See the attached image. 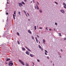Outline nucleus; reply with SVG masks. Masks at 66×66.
Here are the masks:
<instances>
[{
    "instance_id": "nucleus-54",
    "label": "nucleus",
    "mask_w": 66,
    "mask_h": 66,
    "mask_svg": "<svg viewBox=\"0 0 66 66\" xmlns=\"http://www.w3.org/2000/svg\"><path fill=\"white\" fill-rule=\"evenodd\" d=\"M54 31H55V29H54Z\"/></svg>"
},
{
    "instance_id": "nucleus-29",
    "label": "nucleus",
    "mask_w": 66,
    "mask_h": 66,
    "mask_svg": "<svg viewBox=\"0 0 66 66\" xmlns=\"http://www.w3.org/2000/svg\"><path fill=\"white\" fill-rule=\"evenodd\" d=\"M47 59H49V56H47Z\"/></svg>"
},
{
    "instance_id": "nucleus-17",
    "label": "nucleus",
    "mask_w": 66,
    "mask_h": 66,
    "mask_svg": "<svg viewBox=\"0 0 66 66\" xmlns=\"http://www.w3.org/2000/svg\"><path fill=\"white\" fill-rule=\"evenodd\" d=\"M35 30H36V26H35Z\"/></svg>"
},
{
    "instance_id": "nucleus-58",
    "label": "nucleus",
    "mask_w": 66,
    "mask_h": 66,
    "mask_svg": "<svg viewBox=\"0 0 66 66\" xmlns=\"http://www.w3.org/2000/svg\"><path fill=\"white\" fill-rule=\"evenodd\" d=\"M53 66H54V64H53Z\"/></svg>"
},
{
    "instance_id": "nucleus-7",
    "label": "nucleus",
    "mask_w": 66,
    "mask_h": 66,
    "mask_svg": "<svg viewBox=\"0 0 66 66\" xmlns=\"http://www.w3.org/2000/svg\"><path fill=\"white\" fill-rule=\"evenodd\" d=\"M36 6L37 7V10H39V7H38V5L36 4Z\"/></svg>"
},
{
    "instance_id": "nucleus-27",
    "label": "nucleus",
    "mask_w": 66,
    "mask_h": 66,
    "mask_svg": "<svg viewBox=\"0 0 66 66\" xmlns=\"http://www.w3.org/2000/svg\"><path fill=\"white\" fill-rule=\"evenodd\" d=\"M55 25H57V23L55 22Z\"/></svg>"
},
{
    "instance_id": "nucleus-1",
    "label": "nucleus",
    "mask_w": 66,
    "mask_h": 66,
    "mask_svg": "<svg viewBox=\"0 0 66 66\" xmlns=\"http://www.w3.org/2000/svg\"><path fill=\"white\" fill-rule=\"evenodd\" d=\"M13 65V63L12 61H11L9 62V65L10 66H12Z\"/></svg>"
},
{
    "instance_id": "nucleus-33",
    "label": "nucleus",
    "mask_w": 66,
    "mask_h": 66,
    "mask_svg": "<svg viewBox=\"0 0 66 66\" xmlns=\"http://www.w3.org/2000/svg\"><path fill=\"white\" fill-rule=\"evenodd\" d=\"M41 49V50L43 51V48H42Z\"/></svg>"
},
{
    "instance_id": "nucleus-31",
    "label": "nucleus",
    "mask_w": 66,
    "mask_h": 66,
    "mask_svg": "<svg viewBox=\"0 0 66 66\" xmlns=\"http://www.w3.org/2000/svg\"><path fill=\"white\" fill-rule=\"evenodd\" d=\"M37 61L38 62H40L39 60L38 59H37Z\"/></svg>"
},
{
    "instance_id": "nucleus-2",
    "label": "nucleus",
    "mask_w": 66,
    "mask_h": 66,
    "mask_svg": "<svg viewBox=\"0 0 66 66\" xmlns=\"http://www.w3.org/2000/svg\"><path fill=\"white\" fill-rule=\"evenodd\" d=\"M19 62H20L22 64V65H24V64L23 62L21 60L19 59Z\"/></svg>"
},
{
    "instance_id": "nucleus-24",
    "label": "nucleus",
    "mask_w": 66,
    "mask_h": 66,
    "mask_svg": "<svg viewBox=\"0 0 66 66\" xmlns=\"http://www.w3.org/2000/svg\"><path fill=\"white\" fill-rule=\"evenodd\" d=\"M18 14L20 15V12H18Z\"/></svg>"
},
{
    "instance_id": "nucleus-30",
    "label": "nucleus",
    "mask_w": 66,
    "mask_h": 66,
    "mask_svg": "<svg viewBox=\"0 0 66 66\" xmlns=\"http://www.w3.org/2000/svg\"><path fill=\"white\" fill-rule=\"evenodd\" d=\"M45 55H47V53L46 52H45Z\"/></svg>"
},
{
    "instance_id": "nucleus-46",
    "label": "nucleus",
    "mask_w": 66,
    "mask_h": 66,
    "mask_svg": "<svg viewBox=\"0 0 66 66\" xmlns=\"http://www.w3.org/2000/svg\"><path fill=\"white\" fill-rule=\"evenodd\" d=\"M13 17H15V15H14V14H13Z\"/></svg>"
},
{
    "instance_id": "nucleus-8",
    "label": "nucleus",
    "mask_w": 66,
    "mask_h": 66,
    "mask_svg": "<svg viewBox=\"0 0 66 66\" xmlns=\"http://www.w3.org/2000/svg\"><path fill=\"white\" fill-rule=\"evenodd\" d=\"M10 59H7L6 60V61H10Z\"/></svg>"
},
{
    "instance_id": "nucleus-36",
    "label": "nucleus",
    "mask_w": 66,
    "mask_h": 66,
    "mask_svg": "<svg viewBox=\"0 0 66 66\" xmlns=\"http://www.w3.org/2000/svg\"><path fill=\"white\" fill-rule=\"evenodd\" d=\"M24 2H27V0H24Z\"/></svg>"
},
{
    "instance_id": "nucleus-38",
    "label": "nucleus",
    "mask_w": 66,
    "mask_h": 66,
    "mask_svg": "<svg viewBox=\"0 0 66 66\" xmlns=\"http://www.w3.org/2000/svg\"><path fill=\"white\" fill-rule=\"evenodd\" d=\"M27 14L28 16H29V13H27Z\"/></svg>"
},
{
    "instance_id": "nucleus-26",
    "label": "nucleus",
    "mask_w": 66,
    "mask_h": 66,
    "mask_svg": "<svg viewBox=\"0 0 66 66\" xmlns=\"http://www.w3.org/2000/svg\"><path fill=\"white\" fill-rule=\"evenodd\" d=\"M64 9H66V6H64Z\"/></svg>"
},
{
    "instance_id": "nucleus-44",
    "label": "nucleus",
    "mask_w": 66,
    "mask_h": 66,
    "mask_svg": "<svg viewBox=\"0 0 66 66\" xmlns=\"http://www.w3.org/2000/svg\"><path fill=\"white\" fill-rule=\"evenodd\" d=\"M46 30H48V29H47V28H46Z\"/></svg>"
},
{
    "instance_id": "nucleus-60",
    "label": "nucleus",
    "mask_w": 66,
    "mask_h": 66,
    "mask_svg": "<svg viewBox=\"0 0 66 66\" xmlns=\"http://www.w3.org/2000/svg\"><path fill=\"white\" fill-rule=\"evenodd\" d=\"M28 20H29V21H30V19H28Z\"/></svg>"
},
{
    "instance_id": "nucleus-51",
    "label": "nucleus",
    "mask_w": 66,
    "mask_h": 66,
    "mask_svg": "<svg viewBox=\"0 0 66 66\" xmlns=\"http://www.w3.org/2000/svg\"><path fill=\"white\" fill-rule=\"evenodd\" d=\"M45 42H43V43H44V44H45Z\"/></svg>"
},
{
    "instance_id": "nucleus-15",
    "label": "nucleus",
    "mask_w": 66,
    "mask_h": 66,
    "mask_svg": "<svg viewBox=\"0 0 66 66\" xmlns=\"http://www.w3.org/2000/svg\"><path fill=\"white\" fill-rule=\"evenodd\" d=\"M22 4H25V3H24V2H22Z\"/></svg>"
},
{
    "instance_id": "nucleus-11",
    "label": "nucleus",
    "mask_w": 66,
    "mask_h": 66,
    "mask_svg": "<svg viewBox=\"0 0 66 66\" xmlns=\"http://www.w3.org/2000/svg\"><path fill=\"white\" fill-rule=\"evenodd\" d=\"M26 53L28 55H29V53L28 52H26Z\"/></svg>"
},
{
    "instance_id": "nucleus-14",
    "label": "nucleus",
    "mask_w": 66,
    "mask_h": 66,
    "mask_svg": "<svg viewBox=\"0 0 66 66\" xmlns=\"http://www.w3.org/2000/svg\"><path fill=\"white\" fill-rule=\"evenodd\" d=\"M63 4L64 5V6H66V4H65V3H63Z\"/></svg>"
},
{
    "instance_id": "nucleus-28",
    "label": "nucleus",
    "mask_w": 66,
    "mask_h": 66,
    "mask_svg": "<svg viewBox=\"0 0 66 66\" xmlns=\"http://www.w3.org/2000/svg\"><path fill=\"white\" fill-rule=\"evenodd\" d=\"M45 52H46V53H48V52H47V50H45Z\"/></svg>"
},
{
    "instance_id": "nucleus-18",
    "label": "nucleus",
    "mask_w": 66,
    "mask_h": 66,
    "mask_svg": "<svg viewBox=\"0 0 66 66\" xmlns=\"http://www.w3.org/2000/svg\"><path fill=\"white\" fill-rule=\"evenodd\" d=\"M55 4H58L57 3V2H55Z\"/></svg>"
},
{
    "instance_id": "nucleus-10",
    "label": "nucleus",
    "mask_w": 66,
    "mask_h": 66,
    "mask_svg": "<svg viewBox=\"0 0 66 66\" xmlns=\"http://www.w3.org/2000/svg\"><path fill=\"white\" fill-rule=\"evenodd\" d=\"M38 46L39 48H40V49H42V47H41V46H40V45H39Z\"/></svg>"
},
{
    "instance_id": "nucleus-6",
    "label": "nucleus",
    "mask_w": 66,
    "mask_h": 66,
    "mask_svg": "<svg viewBox=\"0 0 66 66\" xmlns=\"http://www.w3.org/2000/svg\"><path fill=\"white\" fill-rule=\"evenodd\" d=\"M28 33H29L30 34H32V32H31V31H30V30L29 29L28 30Z\"/></svg>"
},
{
    "instance_id": "nucleus-22",
    "label": "nucleus",
    "mask_w": 66,
    "mask_h": 66,
    "mask_svg": "<svg viewBox=\"0 0 66 66\" xmlns=\"http://www.w3.org/2000/svg\"><path fill=\"white\" fill-rule=\"evenodd\" d=\"M17 42L18 43V44H19H19H20V43H19V41H17Z\"/></svg>"
},
{
    "instance_id": "nucleus-37",
    "label": "nucleus",
    "mask_w": 66,
    "mask_h": 66,
    "mask_svg": "<svg viewBox=\"0 0 66 66\" xmlns=\"http://www.w3.org/2000/svg\"><path fill=\"white\" fill-rule=\"evenodd\" d=\"M6 14L7 15H8V14H9V13H8L6 12Z\"/></svg>"
},
{
    "instance_id": "nucleus-20",
    "label": "nucleus",
    "mask_w": 66,
    "mask_h": 66,
    "mask_svg": "<svg viewBox=\"0 0 66 66\" xmlns=\"http://www.w3.org/2000/svg\"><path fill=\"white\" fill-rule=\"evenodd\" d=\"M59 35L60 36H61V33H59Z\"/></svg>"
},
{
    "instance_id": "nucleus-47",
    "label": "nucleus",
    "mask_w": 66,
    "mask_h": 66,
    "mask_svg": "<svg viewBox=\"0 0 66 66\" xmlns=\"http://www.w3.org/2000/svg\"><path fill=\"white\" fill-rule=\"evenodd\" d=\"M32 64H33V65H34V63L32 62Z\"/></svg>"
},
{
    "instance_id": "nucleus-43",
    "label": "nucleus",
    "mask_w": 66,
    "mask_h": 66,
    "mask_svg": "<svg viewBox=\"0 0 66 66\" xmlns=\"http://www.w3.org/2000/svg\"><path fill=\"white\" fill-rule=\"evenodd\" d=\"M7 4H9V2H7Z\"/></svg>"
},
{
    "instance_id": "nucleus-3",
    "label": "nucleus",
    "mask_w": 66,
    "mask_h": 66,
    "mask_svg": "<svg viewBox=\"0 0 66 66\" xmlns=\"http://www.w3.org/2000/svg\"><path fill=\"white\" fill-rule=\"evenodd\" d=\"M25 48H26L27 49V50H28V51H30V52H31V51L29 49V48H28L27 47V46H25Z\"/></svg>"
},
{
    "instance_id": "nucleus-55",
    "label": "nucleus",
    "mask_w": 66,
    "mask_h": 66,
    "mask_svg": "<svg viewBox=\"0 0 66 66\" xmlns=\"http://www.w3.org/2000/svg\"><path fill=\"white\" fill-rule=\"evenodd\" d=\"M5 64H7V63H6V62H5Z\"/></svg>"
},
{
    "instance_id": "nucleus-50",
    "label": "nucleus",
    "mask_w": 66,
    "mask_h": 66,
    "mask_svg": "<svg viewBox=\"0 0 66 66\" xmlns=\"http://www.w3.org/2000/svg\"><path fill=\"white\" fill-rule=\"evenodd\" d=\"M13 18L14 19H15V16H13Z\"/></svg>"
},
{
    "instance_id": "nucleus-57",
    "label": "nucleus",
    "mask_w": 66,
    "mask_h": 66,
    "mask_svg": "<svg viewBox=\"0 0 66 66\" xmlns=\"http://www.w3.org/2000/svg\"><path fill=\"white\" fill-rule=\"evenodd\" d=\"M51 63H52V61H51Z\"/></svg>"
},
{
    "instance_id": "nucleus-34",
    "label": "nucleus",
    "mask_w": 66,
    "mask_h": 66,
    "mask_svg": "<svg viewBox=\"0 0 66 66\" xmlns=\"http://www.w3.org/2000/svg\"><path fill=\"white\" fill-rule=\"evenodd\" d=\"M23 11L24 12V13H25V14H26V11H25L24 10Z\"/></svg>"
},
{
    "instance_id": "nucleus-61",
    "label": "nucleus",
    "mask_w": 66,
    "mask_h": 66,
    "mask_svg": "<svg viewBox=\"0 0 66 66\" xmlns=\"http://www.w3.org/2000/svg\"><path fill=\"white\" fill-rule=\"evenodd\" d=\"M60 57H62L60 56Z\"/></svg>"
},
{
    "instance_id": "nucleus-45",
    "label": "nucleus",
    "mask_w": 66,
    "mask_h": 66,
    "mask_svg": "<svg viewBox=\"0 0 66 66\" xmlns=\"http://www.w3.org/2000/svg\"><path fill=\"white\" fill-rule=\"evenodd\" d=\"M37 37H38L39 38V36H38V35H37Z\"/></svg>"
},
{
    "instance_id": "nucleus-40",
    "label": "nucleus",
    "mask_w": 66,
    "mask_h": 66,
    "mask_svg": "<svg viewBox=\"0 0 66 66\" xmlns=\"http://www.w3.org/2000/svg\"><path fill=\"white\" fill-rule=\"evenodd\" d=\"M49 30V31H51V29H50Z\"/></svg>"
},
{
    "instance_id": "nucleus-41",
    "label": "nucleus",
    "mask_w": 66,
    "mask_h": 66,
    "mask_svg": "<svg viewBox=\"0 0 66 66\" xmlns=\"http://www.w3.org/2000/svg\"><path fill=\"white\" fill-rule=\"evenodd\" d=\"M38 42L39 44H40V42L39 41H38Z\"/></svg>"
},
{
    "instance_id": "nucleus-19",
    "label": "nucleus",
    "mask_w": 66,
    "mask_h": 66,
    "mask_svg": "<svg viewBox=\"0 0 66 66\" xmlns=\"http://www.w3.org/2000/svg\"><path fill=\"white\" fill-rule=\"evenodd\" d=\"M39 11L40 13H42V11L41 10H39Z\"/></svg>"
},
{
    "instance_id": "nucleus-32",
    "label": "nucleus",
    "mask_w": 66,
    "mask_h": 66,
    "mask_svg": "<svg viewBox=\"0 0 66 66\" xmlns=\"http://www.w3.org/2000/svg\"><path fill=\"white\" fill-rule=\"evenodd\" d=\"M37 43H38V40H36Z\"/></svg>"
},
{
    "instance_id": "nucleus-9",
    "label": "nucleus",
    "mask_w": 66,
    "mask_h": 66,
    "mask_svg": "<svg viewBox=\"0 0 66 66\" xmlns=\"http://www.w3.org/2000/svg\"><path fill=\"white\" fill-rule=\"evenodd\" d=\"M26 65L27 66H29V64L28 63H26Z\"/></svg>"
},
{
    "instance_id": "nucleus-4",
    "label": "nucleus",
    "mask_w": 66,
    "mask_h": 66,
    "mask_svg": "<svg viewBox=\"0 0 66 66\" xmlns=\"http://www.w3.org/2000/svg\"><path fill=\"white\" fill-rule=\"evenodd\" d=\"M18 4L19 6L20 7L21 6H22V5L21 3H18Z\"/></svg>"
},
{
    "instance_id": "nucleus-56",
    "label": "nucleus",
    "mask_w": 66,
    "mask_h": 66,
    "mask_svg": "<svg viewBox=\"0 0 66 66\" xmlns=\"http://www.w3.org/2000/svg\"><path fill=\"white\" fill-rule=\"evenodd\" d=\"M35 9L36 8V6H35Z\"/></svg>"
},
{
    "instance_id": "nucleus-59",
    "label": "nucleus",
    "mask_w": 66,
    "mask_h": 66,
    "mask_svg": "<svg viewBox=\"0 0 66 66\" xmlns=\"http://www.w3.org/2000/svg\"><path fill=\"white\" fill-rule=\"evenodd\" d=\"M31 3H32V1H31Z\"/></svg>"
},
{
    "instance_id": "nucleus-39",
    "label": "nucleus",
    "mask_w": 66,
    "mask_h": 66,
    "mask_svg": "<svg viewBox=\"0 0 66 66\" xmlns=\"http://www.w3.org/2000/svg\"><path fill=\"white\" fill-rule=\"evenodd\" d=\"M37 3L39 5V3L38 2H37Z\"/></svg>"
},
{
    "instance_id": "nucleus-13",
    "label": "nucleus",
    "mask_w": 66,
    "mask_h": 66,
    "mask_svg": "<svg viewBox=\"0 0 66 66\" xmlns=\"http://www.w3.org/2000/svg\"><path fill=\"white\" fill-rule=\"evenodd\" d=\"M30 56H31V57H33V56L32 54H30Z\"/></svg>"
},
{
    "instance_id": "nucleus-21",
    "label": "nucleus",
    "mask_w": 66,
    "mask_h": 66,
    "mask_svg": "<svg viewBox=\"0 0 66 66\" xmlns=\"http://www.w3.org/2000/svg\"><path fill=\"white\" fill-rule=\"evenodd\" d=\"M32 39H34V36H32Z\"/></svg>"
},
{
    "instance_id": "nucleus-48",
    "label": "nucleus",
    "mask_w": 66,
    "mask_h": 66,
    "mask_svg": "<svg viewBox=\"0 0 66 66\" xmlns=\"http://www.w3.org/2000/svg\"><path fill=\"white\" fill-rule=\"evenodd\" d=\"M64 40H66V38H64Z\"/></svg>"
},
{
    "instance_id": "nucleus-16",
    "label": "nucleus",
    "mask_w": 66,
    "mask_h": 66,
    "mask_svg": "<svg viewBox=\"0 0 66 66\" xmlns=\"http://www.w3.org/2000/svg\"><path fill=\"white\" fill-rule=\"evenodd\" d=\"M43 42H46V40H45V39H43Z\"/></svg>"
},
{
    "instance_id": "nucleus-23",
    "label": "nucleus",
    "mask_w": 66,
    "mask_h": 66,
    "mask_svg": "<svg viewBox=\"0 0 66 66\" xmlns=\"http://www.w3.org/2000/svg\"><path fill=\"white\" fill-rule=\"evenodd\" d=\"M17 35H18V36L19 35V32H18L17 33Z\"/></svg>"
},
{
    "instance_id": "nucleus-62",
    "label": "nucleus",
    "mask_w": 66,
    "mask_h": 66,
    "mask_svg": "<svg viewBox=\"0 0 66 66\" xmlns=\"http://www.w3.org/2000/svg\"><path fill=\"white\" fill-rule=\"evenodd\" d=\"M33 1H34V0H32Z\"/></svg>"
},
{
    "instance_id": "nucleus-12",
    "label": "nucleus",
    "mask_w": 66,
    "mask_h": 66,
    "mask_svg": "<svg viewBox=\"0 0 66 66\" xmlns=\"http://www.w3.org/2000/svg\"><path fill=\"white\" fill-rule=\"evenodd\" d=\"M22 49V50H23L24 51H25V50H26V49H25V48L24 47H23Z\"/></svg>"
},
{
    "instance_id": "nucleus-42",
    "label": "nucleus",
    "mask_w": 66,
    "mask_h": 66,
    "mask_svg": "<svg viewBox=\"0 0 66 66\" xmlns=\"http://www.w3.org/2000/svg\"><path fill=\"white\" fill-rule=\"evenodd\" d=\"M35 39L36 40H38L37 39V38L36 37Z\"/></svg>"
},
{
    "instance_id": "nucleus-53",
    "label": "nucleus",
    "mask_w": 66,
    "mask_h": 66,
    "mask_svg": "<svg viewBox=\"0 0 66 66\" xmlns=\"http://www.w3.org/2000/svg\"><path fill=\"white\" fill-rule=\"evenodd\" d=\"M33 3H34V2H35L34 1H33Z\"/></svg>"
},
{
    "instance_id": "nucleus-49",
    "label": "nucleus",
    "mask_w": 66,
    "mask_h": 66,
    "mask_svg": "<svg viewBox=\"0 0 66 66\" xmlns=\"http://www.w3.org/2000/svg\"><path fill=\"white\" fill-rule=\"evenodd\" d=\"M26 16H28V15H27V13L26 14Z\"/></svg>"
},
{
    "instance_id": "nucleus-52",
    "label": "nucleus",
    "mask_w": 66,
    "mask_h": 66,
    "mask_svg": "<svg viewBox=\"0 0 66 66\" xmlns=\"http://www.w3.org/2000/svg\"><path fill=\"white\" fill-rule=\"evenodd\" d=\"M61 51H62H62H62V50L61 49Z\"/></svg>"
},
{
    "instance_id": "nucleus-5",
    "label": "nucleus",
    "mask_w": 66,
    "mask_h": 66,
    "mask_svg": "<svg viewBox=\"0 0 66 66\" xmlns=\"http://www.w3.org/2000/svg\"><path fill=\"white\" fill-rule=\"evenodd\" d=\"M60 11L61 12H62V13H63V14H64V13H65V12L63 10H61Z\"/></svg>"
},
{
    "instance_id": "nucleus-25",
    "label": "nucleus",
    "mask_w": 66,
    "mask_h": 66,
    "mask_svg": "<svg viewBox=\"0 0 66 66\" xmlns=\"http://www.w3.org/2000/svg\"><path fill=\"white\" fill-rule=\"evenodd\" d=\"M14 14L15 15L16 14V11H15L14 12Z\"/></svg>"
},
{
    "instance_id": "nucleus-35",
    "label": "nucleus",
    "mask_w": 66,
    "mask_h": 66,
    "mask_svg": "<svg viewBox=\"0 0 66 66\" xmlns=\"http://www.w3.org/2000/svg\"><path fill=\"white\" fill-rule=\"evenodd\" d=\"M39 29H42V28L41 27H39Z\"/></svg>"
}]
</instances>
